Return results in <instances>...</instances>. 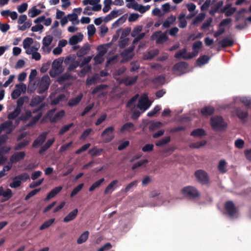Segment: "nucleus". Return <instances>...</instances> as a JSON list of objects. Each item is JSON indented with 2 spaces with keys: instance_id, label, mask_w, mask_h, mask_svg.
<instances>
[{
  "instance_id": "obj_57",
  "label": "nucleus",
  "mask_w": 251,
  "mask_h": 251,
  "mask_svg": "<svg viewBox=\"0 0 251 251\" xmlns=\"http://www.w3.org/2000/svg\"><path fill=\"white\" fill-rule=\"evenodd\" d=\"M74 126L73 123H71L70 124H68L67 125H65L63 126L59 132V135H63L64 133L68 131L71 127H72Z\"/></svg>"
},
{
  "instance_id": "obj_22",
  "label": "nucleus",
  "mask_w": 251,
  "mask_h": 251,
  "mask_svg": "<svg viewBox=\"0 0 251 251\" xmlns=\"http://www.w3.org/2000/svg\"><path fill=\"white\" fill-rule=\"evenodd\" d=\"M236 116L241 120H244L248 117L249 113L248 111L243 110L241 108L238 107L235 109Z\"/></svg>"
},
{
  "instance_id": "obj_7",
  "label": "nucleus",
  "mask_w": 251,
  "mask_h": 251,
  "mask_svg": "<svg viewBox=\"0 0 251 251\" xmlns=\"http://www.w3.org/2000/svg\"><path fill=\"white\" fill-rule=\"evenodd\" d=\"M151 39L155 40L157 44H161L167 41L168 37L166 33H163L161 31H157L152 34Z\"/></svg>"
},
{
  "instance_id": "obj_64",
  "label": "nucleus",
  "mask_w": 251,
  "mask_h": 251,
  "mask_svg": "<svg viewBox=\"0 0 251 251\" xmlns=\"http://www.w3.org/2000/svg\"><path fill=\"white\" fill-rule=\"evenodd\" d=\"M91 68L92 67L91 65L84 66L80 71V74H81L80 75L81 76L85 75L87 73H89L91 71Z\"/></svg>"
},
{
  "instance_id": "obj_45",
  "label": "nucleus",
  "mask_w": 251,
  "mask_h": 251,
  "mask_svg": "<svg viewBox=\"0 0 251 251\" xmlns=\"http://www.w3.org/2000/svg\"><path fill=\"white\" fill-rule=\"evenodd\" d=\"M42 116V112L38 113L36 116L33 117L28 124V126H33L35 125Z\"/></svg>"
},
{
  "instance_id": "obj_23",
  "label": "nucleus",
  "mask_w": 251,
  "mask_h": 251,
  "mask_svg": "<svg viewBox=\"0 0 251 251\" xmlns=\"http://www.w3.org/2000/svg\"><path fill=\"white\" fill-rule=\"evenodd\" d=\"M223 1L222 0L219 1L216 4L212 5L209 10V14L211 16H214L217 13L219 9L223 6Z\"/></svg>"
},
{
  "instance_id": "obj_39",
  "label": "nucleus",
  "mask_w": 251,
  "mask_h": 251,
  "mask_svg": "<svg viewBox=\"0 0 251 251\" xmlns=\"http://www.w3.org/2000/svg\"><path fill=\"white\" fill-rule=\"evenodd\" d=\"M21 109L16 107L14 110L8 114L7 118L9 120H14L20 114Z\"/></svg>"
},
{
  "instance_id": "obj_2",
  "label": "nucleus",
  "mask_w": 251,
  "mask_h": 251,
  "mask_svg": "<svg viewBox=\"0 0 251 251\" xmlns=\"http://www.w3.org/2000/svg\"><path fill=\"white\" fill-rule=\"evenodd\" d=\"M181 193L183 196L189 199H195L200 196L198 190L195 187L187 186L183 188Z\"/></svg>"
},
{
  "instance_id": "obj_26",
  "label": "nucleus",
  "mask_w": 251,
  "mask_h": 251,
  "mask_svg": "<svg viewBox=\"0 0 251 251\" xmlns=\"http://www.w3.org/2000/svg\"><path fill=\"white\" fill-rule=\"evenodd\" d=\"M118 182V180L117 179L112 181L105 189L104 191V194L107 195L111 194L112 192L114 191L115 187Z\"/></svg>"
},
{
  "instance_id": "obj_44",
  "label": "nucleus",
  "mask_w": 251,
  "mask_h": 251,
  "mask_svg": "<svg viewBox=\"0 0 251 251\" xmlns=\"http://www.w3.org/2000/svg\"><path fill=\"white\" fill-rule=\"evenodd\" d=\"M171 138L170 136L165 137L159 140L156 143V146L158 147H162L164 145L169 143L170 142Z\"/></svg>"
},
{
  "instance_id": "obj_41",
  "label": "nucleus",
  "mask_w": 251,
  "mask_h": 251,
  "mask_svg": "<svg viewBox=\"0 0 251 251\" xmlns=\"http://www.w3.org/2000/svg\"><path fill=\"white\" fill-rule=\"evenodd\" d=\"M41 10L36 8V6L32 7L28 11V15L31 18L39 15L41 13Z\"/></svg>"
},
{
  "instance_id": "obj_3",
  "label": "nucleus",
  "mask_w": 251,
  "mask_h": 251,
  "mask_svg": "<svg viewBox=\"0 0 251 251\" xmlns=\"http://www.w3.org/2000/svg\"><path fill=\"white\" fill-rule=\"evenodd\" d=\"M50 79L48 75L41 77L38 84L37 93L42 94L46 91L50 85Z\"/></svg>"
},
{
  "instance_id": "obj_17",
  "label": "nucleus",
  "mask_w": 251,
  "mask_h": 251,
  "mask_svg": "<svg viewBox=\"0 0 251 251\" xmlns=\"http://www.w3.org/2000/svg\"><path fill=\"white\" fill-rule=\"evenodd\" d=\"M188 67V64L185 62H180L176 63L173 67V71L182 72Z\"/></svg>"
},
{
  "instance_id": "obj_19",
  "label": "nucleus",
  "mask_w": 251,
  "mask_h": 251,
  "mask_svg": "<svg viewBox=\"0 0 251 251\" xmlns=\"http://www.w3.org/2000/svg\"><path fill=\"white\" fill-rule=\"evenodd\" d=\"M63 187L61 186L56 187L52 189L47 195L46 200L48 201L50 199L54 197L57 194H58L62 190Z\"/></svg>"
},
{
  "instance_id": "obj_42",
  "label": "nucleus",
  "mask_w": 251,
  "mask_h": 251,
  "mask_svg": "<svg viewBox=\"0 0 251 251\" xmlns=\"http://www.w3.org/2000/svg\"><path fill=\"white\" fill-rule=\"evenodd\" d=\"M99 77L98 74H96L91 77H88L86 81V85H91L95 84L99 79Z\"/></svg>"
},
{
  "instance_id": "obj_55",
  "label": "nucleus",
  "mask_w": 251,
  "mask_h": 251,
  "mask_svg": "<svg viewBox=\"0 0 251 251\" xmlns=\"http://www.w3.org/2000/svg\"><path fill=\"white\" fill-rule=\"evenodd\" d=\"M12 124V122L9 121L1 123L0 125V132L9 128L11 126Z\"/></svg>"
},
{
  "instance_id": "obj_59",
  "label": "nucleus",
  "mask_w": 251,
  "mask_h": 251,
  "mask_svg": "<svg viewBox=\"0 0 251 251\" xmlns=\"http://www.w3.org/2000/svg\"><path fill=\"white\" fill-rule=\"evenodd\" d=\"M32 116V113L30 111H26L24 114H22L19 118L20 120L23 121H26Z\"/></svg>"
},
{
  "instance_id": "obj_25",
  "label": "nucleus",
  "mask_w": 251,
  "mask_h": 251,
  "mask_svg": "<svg viewBox=\"0 0 251 251\" xmlns=\"http://www.w3.org/2000/svg\"><path fill=\"white\" fill-rule=\"evenodd\" d=\"M82 97L83 94L82 93H80L76 97L72 98L69 100L68 101V105L71 107L77 105L82 100Z\"/></svg>"
},
{
  "instance_id": "obj_1",
  "label": "nucleus",
  "mask_w": 251,
  "mask_h": 251,
  "mask_svg": "<svg viewBox=\"0 0 251 251\" xmlns=\"http://www.w3.org/2000/svg\"><path fill=\"white\" fill-rule=\"evenodd\" d=\"M210 125L212 129L216 131L225 130L227 127V124L221 116H216L210 119Z\"/></svg>"
},
{
  "instance_id": "obj_31",
  "label": "nucleus",
  "mask_w": 251,
  "mask_h": 251,
  "mask_svg": "<svg viewBox=\"0 0 251 251\" xmlns=\"http://www.w3.org/2000/svg\"><path fill=\"white\" fill-rule=\"evenodd\" d=\"M210 59V57L207 55H203L200 56L196 61L197 65L201 66L207 63Z\"/></svg>"
},
{
  "instance_id": "obj_61",
  "label": "nucleus",
  "mask_w": 251,
  "mask_h": 251,
  "mask_svg": "<svg viewBox=\"0 0 251 251\" xmlns=\"http://www.w3.org/2000/svg\"><path fill=\"white\" fill-rule=\"evenodd\" d=\"M142 26L141 25H138L135 27L132 30L131 35L133 37H136L137 35H139V33L142 31Z\"/></svg>"
},
{
  "instance_id": "obj_37",
  "label": "nucleus",
  "mask_w": 251,
  "mask_h": 251,
  "mask_svg": "<svg viewBox=\"0 0 251 251\" xmlns=\"http://www.w3.org/2000/svg\"><path fill=\"white\" fill-rule=\"evenodd\" d=\"M105 179L104 178H101L99 180L96 181L92 185L89 187V191L90 192H93L96 188H99L101 184L104 181Z\"/></svg>"
},
{
  "instance_id": "obj_30",
  "label": "nucleus",
  "mask_w": 251,
  "mask_h": 251,
  "mask_svg": "<svg viewBox=\"0 0 251 251\" xmlns=\"http://www.w3.org/2000/svg\"><path fill=\"white\" fill-rule=\"evenodd\" d=\"M65 115V111L63 110H61L59 112H57L54 116L50 119V122L51 123H55L58 121L62 119V118Z\"/></svg>"
},
{
  "instance_id": "obj_35",
  "label": "nucleus",
  "mask_w": 251,
  "mask_h": 251,
  "mask_svg": "<svg viewBox=\"0 0 251 251\" xmlns=\"http://www.w3.org/2000/svg\"><path fill=\"white\" fill-rule=\"evenodd\" d=\"M110 47L108 44H103L97 47L98 53L104 55L107 51V49Z\"/></svg>"
},
{
  "instance_id": "obj_10",
  "label": "nucleus",
  "mask_w": 251,
  "mask_h": 251,
  "mask_svg": "<svg viewBox=\"0 0 251 251\" xmlns=\"http://www.w3.org/2000/svg\"><path fill=\"white\" fill-rule=\"evenodd\" d=\"M47 136L46 132H43L40 134L33 142L32 147L36 148L41 146L46 141Z\"/></svg>"
},
{
  "instance_id": "obj_60",
  "label": "nucleus",
  "mask_w": 251,
  "mask_h": 251,
  "mask_svg": "<svg viewBox=\"0 0 251 251\" xmlns=\"http://www.w3.org/2000/svg\"><path fill=\"white\" fill-rule=\"evenodd\" d=\"M161 110V107L159 105H156L154 108L151 110V111L148 113L147 116L150 117H153L154 116L157 112H158Z\"/></svg>"
},
{
  "instance_id": "obj_46",
  "label": "nucleus",
  "mask_w": 251,
  "mask_h": 251,
  "mask_svg": "<svg viewBox=\"0 0 251 251\" xmlns=\"http://www.w3.org/2000/svg\"><path fill=\"white\" fill-rule=\"evenodd\" d=\"M185 15L184 14H181L179 17V24L178 26L180 28H184L187 26V21L184 19Z\"/></svg>"
},
{
  "instance_id": "obj_12",
  "label": "nucleus",
  "mask_w": 251,
  "mask_h": 251,
  "mask_svg": "<svg viewBox=\"0 0 251 251\" xmlns=\"http://www.w3.org/2000/svg\"><path fill=\"white\" fill-rule=\"evenodd\" d=\"M138 78V75L125 77L121 79V83L125 84L126 86H131L136 82Z\"/></svg>"
},
{
  "instance_id": "obj_5",
  "label": "nucleus",
  "mask_w": 251,
  "mask_h": 251,
  "mask_svg": "<svg viewBox=\"0 0 251 251\" xmlns=\"http://www.w3.org/2000/svg\"><path fill=\"white\" fill-rule=\"evenodd\" d=\"M198 55V51L196 52H187V50L185 48L180 50L175 55V57L177 59L182 58L184 60L191 59Z\"/></svg>"
},
{
  "instance_id": "obj_15",
  "label": "nucleus",
  "mask_w": 251,
  "mask_h": 251,
  "mask_svg": "<svg viewBox=\"0 0 251 251\" xmlns=\"http://www.w3.org/2000/svg\"><path fill=\"white\" fill-rule=\"evenodd\" d=\"M136 130L135 125L131 122H127L124 124L121 127L120 131L125 132H131Z\"/></svg>"
},
{
  "instance_id": "obj_29",
  "label": "nucleus",
  "mask_w": 251,
  "mask_h": 251,
  "mask_svg": "<svg viewBox=\"0 0 251 251\" xmlns=\"http://www.w3.org/2000/svg\"><path fill=\"white\" fill-rule=\"evenodd\" d=\"M90 50V47L89 45L88 44H86L78 50L76 53L77 56L78 57H82L86 54Z\"/></svg>"
},
{
  "instance_id": "obj_62",
  "label": "nucleus",
  "mask_w": 251,
  "mask_h": 251,
  "mask_svg": "<svg viewBox=\"0 0 251 251\" xmlns=\"http://www.w3.org/2000/svg\"><path fill=\"white\" fill-rule=\"evenodd\" d=\"M91 146L90 143H87L82 146L80 149L75 151V153L77 154H80L82 152L86 151Z\"/></svg>"
},
{
  "instance_id": "obj_48",
  "label": "nucleus",
  "mask_w": 251,
  "mask_h": 251,
  "mask_svg": "<svg viewBox=\"0 0 251 251\" xmlns=\"http://www.w3.org/2000/svg\"><path fill=\"white\" fill-rule=\"evenodd\" d=\"M148 162H149L148 160L146 159L139 161L133 165V166L132 167V169L134 170L136 169H137V168L143 166L144 165L147 164L148 163Z\"/></svg>"
},
{
  "instance_id": "obj_43",
  "label": "nucleus",
  "mask_w": 251,
  "mask_h": 251,
  "mask_svg": "<svg viewBox=\"0 0 251 251\" xmlns=\"http://www.w3.org/2000/svg\"><path fill=\"white\" fill-rule=\"evenodd\" d=\"M55 219L52 218L45 221L39 227L40 230H44L49 227L54 222Z\"/></svg>"
},
{
  "instance_id": "obj_27",
  "label": "nucleus",
  "mask_w": 251,
  "mask_h": 251,
  "mask_svg": "<svg viewBox=\"0 0 251 251\" xmlns=\"http://www.w3.org/2000/svg\"><path fill=\"white\" fill-rule=\"evenodd\" d=\"M44 99V96H36L32 98L30 103V105L31 107L36 106L42 102Z\"/></svg>"
},
{
  "instance_id": "obj_24",
  "label": "nucleus",
  "mask_w": 251,
  "mask_h": 251,
  "mask_svg": "<svg viewBox=\"0 0 251 251\" xmlns=\"http://www.w3.org/2000/svg\"><path fill=\"white\" fill-rule=\"evenodd\" d=\"M54 141L55 139L53 138L49 139L44 146L39 150L38 151L39 153L41 154L48 150L53 144Z\"/></svg>"
},
{
  "instance_id": "obj_54",
  "label": "nucleus",
  "mask_w": 251,
  "mask_h": 251,
  "mask_svg": "<svg viewBox=\"0 0 251 251\" xmlns=\"http://www.w3.org/2000/svg\"><path fill=\"white\" fill-rule=\"evenodd\" d=\"M21 184V181L16 176L14 178L13 182L10 184L9 186L11 188H16L20 186Z\"/></svg>"
},
{
  "instance_id": "obj_4",
  "label": "nucleus",
  "mask_w": 251,
  "mask_h": 251,
  "mask_svg": "<svg viewBox=\"0 0 251 251\" xmlns=\"http://www.w3.org/2000/svg\"><path fill=\"white\" fill-rule=\"evenodd\" d=\"M195 176L198 182L201 184L206 185L209 183L208 174L204 170H198L195 172Z\"/></svg>"
},
{
  "instance_id": "obj_58",
  "label": "nucleus",
  "mask_w": 251,
  "mask_h": 251,
  "mask_svg": "<svg viewBox=\"0 0 251 251\" xmlns=\"http://www.w3.org/2000/svg\"><path fill=\"white\" fill-rule=\"evenodd\" d=\"M71 78V75L68 73H65L61 75L58 79V82L60 84H62L65 81L69 80Z\"/></svg>"
},
{
  "instance_id": "obj_18",
  "label": "nucleus",
  "mask_w": 251,
  "mask_h": 251,
  "mask_svg": "<svg viewBox=\"0 0 251 251\" xmlns=\"http://www.w3.org/2000/svg\"><path fill=\"white\" fill-rule=\"evenodd\" d=\"M214 108L211 106H204L201 110V114L205 117L212 115L214 113Z\"/></svg>"
},
{
  "instance_id": "obj_8",
  "label": "nucleus",
  "mask_w": 251,
  "mask_h": 251,
  "mask_svg": "<svg viewBox=\"0 0 251 251\" xmlns=\"http://www.w3.org/2000/svg\"><path fill=\"white\" fill-rule=\"evenodd\" d=\"M114 128L113 126H109L105 128L101 134V137L103 138L105 143H109L114 138L113 132Z\"/></svg>"
},
{
  "instance_id": "obj_36",
  "label": "nucleus",
  "mask_w": 251,
  "mask_h": 251,
  "mask_svg": "<svg viewBox=\"0 0 251 251\" xmlns=\"http://www.w3.org/2000/svg\"><path fill=\"white\" fill-rule=\"evenodd\" d=\"M129 39L128 38H124V35L122 34L119 41V47L121 49L125 48L128 44Z\"/></svg>"
},
{
  "instance_id": "obj_28",
  "label": "nucleus",
  "mask_w": 251,
  "mask_h": 251,
  "mask_svg": "<svg viewBox=\"0 0 251 251\" xmlns=\"http://www.w3.org/2000/svg\"><path fill=\"white\" fill-rule=\"evenodd\" d=\"M233 41L227 37L224 38L219 43V45L222 48L231 47L233 46Z\"/></svg>"
},
{
  "instance_id": "obj_51",
  "label": "nucleus",
  "mask_w": 251,
  "mask_h": 251,
  "mask_svg": "<svg viewBox=\"0 0 251 251\" xmlns=\"http://www.w3.org/2000/svg\"><path fill=\"white\" fill-rule=\"evenodd\" d=\"M240 101L246 107H249L251 105V98L249 97H241Z\"/></svg>"
},
{
  "instance_id": "obj_63",
  "label": "nucleus",
  "mask_w": 251,
  "mask_h": 251,
  "mask_svg": "<svg viewBox=\"0 0 251 251\" xmlns=\"http://www.w3.org/2000/svg\"><path fill=\"white\" fill-rule=\"evenodd\" d=\"M2 196L5 198L4 201L8 200L12 196V192L11 190L10 189H7L6 191L3 190Z\"/></svg>"
},
{
  "instance_id": "obj_50",
  "label": "nucleus",
  "mask_w": 251,
  "mask_h": 251,
  "mask_svg": "<svg viewBox=\"0 0 251 251\" xmlns=\"http://www.w3.org/2000/svg\"><path fill=\"white\" fill-rule=\"evenodd\" d=\"M32 25L31 20H29L27 21H26L24 23V25L20 26L19 25L18 26V29L21 31H25L26 29L29 28Z\"/></svg>"
},
{
  "instance_id": "obj_34",
  "label": "nucleus",
  "mask_w": 251,
  "mask_h": 251,
  "mask_svg": "<svg viewBox=\"0 0 251 251\" xmlns=\"http://www.w3.org/2000/svg\"><path fill=\"white\" fill-rule=\"evenodd\" d=\"M89 232L88 231H84L82 233L77 240V243L81 244L87 241L89 237Z\"/></svg>"
},
{
  "instance_id": "obj_20",
  "label": "nucleus",
  "mask_w": 251,
  "mask_h": 251,
  "mask_svg": "<svg viewBox=\"0 0 251 251\" xmlns=\"http://www.w3.org/2000/svg\"><path fill=\"white\" fill-rule=\"evenodd\" d=\"M83 36L79 33L77 35H75L71 37L69 40V43L71 45H75L81 42L83 39Z\"/></svg>"
},
{
  "instance_id": "obj_32",
  "label": "nucleus",
  "mask_w": 251,
  "mask_h": 251,
  "mask_svg": "<svg viewBox=\"0 0 251 251\" xmlns=\"http://www.w3.org/2000/svg\"><path fill=\"white\" fill-rule=\"evenodd\" d=\"M101 5L100 4H97L94 5L93 7L90 6H87L84 8L83 14L88 15H91L92 14V12H87L86 10H93L94 11H99L101 10Z\"/></svg>"
},
{
  "instance_id": "obj_13",
  "label": "nucleus",
  "mask_w": 251,
  "mask_h": 251,
  "mask_svg": "<svg viewBox=\"0 0 251 251\" xmlns=\"http://www.w3.org/2000/svg\"><path fill=\"white\" fill-rule=\"evenodd\" d=\"M25 156V153L24 151L17 152L12 155L10 161L12 163H16L23 159Z\"/></svg>"
},
{
  "instance_id": "obj_49",
  "label": "nucleus",
  "mask_w": 251,
  "mask_h": 251,
  "mask_svg": "<svg viewBox=\"0 0 251 251\" xmlns=\"http://www.w3.org/2000/svg\"><path fill=\"white\" fill-rule=\"evenodd\" d=\"M33 43V40L30 37L26 38L23 41V47L25 49H28Z\"/></svg>"
},
{
  "instance_id": "obj_21",
  "label": "nucleus",
  "mask_w": 251,
  "mask_h": 251,
  "mask_svg": "<svg viewBox=\"0 0 251 251\" xmlns=\"http://www.w3.org/2000/svg\"><path fill=\"white\" fill-rule=\"evenodd\" d=\"M78 214V209H75L72 211L70 212L63 219V221L65 223H68L74 220L77 216Z\"/></svg>"
},
{
  "instance_id": "obj_56",
  "label": "nucleus",
  "mask_w": 251,
  "mask_h": 251,
  "mask_svg": "<svg viewBox=\"0 0 251 251\" xmlns=\"http://www.w3.org/2000/svg\"><path fill=\"white\" fill-rule=\"evenodd\" d=\"M131 118L133 120H137L138 119V118L140 117L141 115V112L137 110H136V106H134L132 109H131Z\"/></svg>"
},
{
  "instance_id": "obj_53",
  "label": "nucleus",
  "mask_w": 251,
  "mask_h": 251,
  "mask_svg": "<svg viewBox=\"0 0 251 251\" xmlns=\"http://www.w3.org/2000/svg\"><path fill=\"white\" fill-rule=\"evenodd\" d=\"M84 186L83 183H80L76 187L74 188L73 191H72L70 196L71 197H73L75 195H76L83 188Z\"/></svg>"
},
{
  "instance_id": "obj_14",
  "label": "nucleus",
  "mask_w": 251,
  "mask_h": 251,
  "mask_svg": "<svg viewBox=\"0 0 251 251\" xmlns=\"http://www.w3.org/2000/svg\"><path fill=\"white\" fill-rule=\"evenodd\" d=\"M53 41V37L50 35H47L44 37L42 40L43 46L42 49L45 51L46 49H48V52L50 51V49L49 48V46L51 44Z\"/></svg>"
},
{
  "instance_id": "obj_33",
  "label": "nucleus",
  "mask_w": 251,
  "mask_h": 251,
  "mask_svg": "<svg viewBox=\"0 0 251 251\" xmlns=\"http://www.w3.org/2000/svg\"><path fill=\"white\" fill-rule=\"evenodd\" d=\"M190 135L194 137H202L206 135V132L202 128H197L193 130Z\"/></svg>"
},
{
  "instance_id": "obj_16",
  "label": "nucleus",
  "mask_w": 251,
  "mask_h": 251,
  "mask_svg": "<svg viewBox=\"0 0 251 251\" xmlns=\"http://www.w3.org/2000/svg\"><path fill=\"white\" fill-rule=\"evenodd\" d=\"M231 4L226 5L223 9L221 10V12L225 13V16L229 17L231 16L236 11L235 7H231Z\"/></svg>"
},
{
  "instance_id": "obj_52",
  "label": "nucleus",
  "mask_w": 251,
  "mask_h": 251,
  "mask_svg": "<svg viewBox=\"0 0 251 251\" xmlns=\"http://www.w3.org/2000/svg\"><path fill=\"white\" fill-rule=\"evenodd\" d=\"M107 87V85L105 84L99 85L94 88L92 90V94L93 95L100 92L101 91L105 89Z\"/></svg>"
},
{
  "instance_id": "obj_11",
  "label": "nucleus",
  "mask_w": 251,
  "mask_h": 251,
  "mask_svg": "<svg viewBox=\"0 0 251 251\" xmlns=\"http://www.w3.org/2000/svg\"><path fill=\"white\" fill-rule=\"evenodd\" d=\"M225 208L227 213L230 216H233L236 212V209L232 201H226L225 204Z\"/></svg>"
},
{
  "instance_id": "obj_47",
  "label": "nucleus",
  "mask_w": 251,
  "mask_h": 251,
  "mask_svg": "<svg viewBox=\"0 0 251 251\" xmlns=\"http://www.w3.org/2000/svg\"><path fill=\"white\" fill-rule=\"evenodd\" d=\"M29 143V141L28 140H24L23 142H21L18 144L14 148V150L16 151H18L22 150L27 146Z\"/></svg>"
},
{
  "instance_id": "obj_38",
  "label": "nucleus",
  "mask_w": 251,
  "mask_h": 251,
  "mask_svg": "<svg viewBox=\"0 0 251 251\" xmlns=\"http://www.w3.org/2000/svg\"><path fill=\"white\" fill-rule=\"evenodd\" d=\"M103 149H98L97 147H94L89 151V153L91 154L92 157L100 156L103 152Z\"/></svg>"
},
{
  "instance_id": "obj_6",
  "label": "nucleus",
  "mask_w": 251,
  "mask_h": 251,
  "mask_svg": "<svg viewBox=\"0 0 251 251\" xmlns=\"http://www.w3.org/2000/svg\"><path fill=\"white\" fill-rule=\"evenodd\" d=\"M62 63V60L60 58L55 59L52 63V70L50 71V75L51 77H55L59 75L61 71L60 68Z\"/></svg>"
},
{
  "instance_id": "obj_40",
  "label": "nucleus",
  "mask_w": 251,
  "mask_h": 251,
  "mask_svg": "<svg viewBox=\"0 0 251 251\" xmlns=\"http://www.w3.org/2000/svg\"><path fill=\"white\" fill-rule=\"evenodd\" d=\"M226 162L225 160L222 159L220 161L218 166V169L222 174H225L227 172V170L226 169Z\"/></svg>"
},
{
  "instance_id": "obj_9",
  "label": "nucleus",
  "mask_w": 251,
  "mask_h": 251,
  "mask_svg": "<svg viewBox=\"0 0 251 251\" xmlns=\"http://www.w3.org/2000/svg\"><path fill=\"white\" fill-rule=\"evenodd\" d=\"M151 104L148 98L142 97L139 100L137 107L144 112L150 107Z\"/></svg>"
}]
</instances>
